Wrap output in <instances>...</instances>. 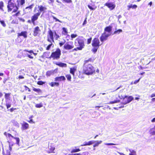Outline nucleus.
<instances>
[{"mask_svg":"<svg viewBox=\"0 0 155 155\" xmlns=\"http://www.w3.org/2000/svg\"><path fill=\"white\" fill-rule=\"evenodd\" d=\"M29 127V124L27 123L24 122L21 125V128L22 130H25Z\"/></svg>","mask_w":155,"mask_h":155,"instance_id":"nucleus-22","label":"nucleus"},{"mask_svg":"<svg viewBox=\"0 0 155 155\" xmlns=\"http://www.w3.org/2000/svg\"><path fill=\"white\" fill-rule=\"evenodd\" d=\"M112 26L110 25H109L106 27L104 28V32L107 34H110L112 31Z\"/></svg>","mask_w":155,"mask_h":155,"instance_id":"nucleus-16","label":"nucleus"},{"mask_svg":"<svg viewBox=\"0 0 155 155\" xmlns=\"http://www.w3.org/2000/svg\"><path fill=\"white\" fill-rule=\"evenodd\" d=\"M62 31L61 34L62 35L66 36L68 35V30L67 28L65 27H63L62 28Z\"/></svg>","mask_w":155,"mask_h":155,"instance_id":"nucleus-23","label":"nucleus"},{"mask_svg":"<svg viewBox=\"0 0 155 155\" xmlns=\"http://www.w3.org/2000/svg\"><path fill=\"white\" fill-rule=\"evenodd\" d=\"M141 78H140L138 79L137 80H135L134 82H133V84H136L137 83H138L139 81L140 80Z\"/></svg>","mask_w":155,"mask_h":155,"instance_id":"nucleus-56","label":"nucleus"},{"mask_svg":"<svg viewBox=\"0 0 155 155\" xmlns=\"http://www.w3.org/2000/svg\"><path fill=\"white\" fill-rule=\"evenodd\" d=\"M54 35H55V39L56 40H57L58 38H59L60 37V36H59L58 35V34L56 33V32L55 31H54Z\"/></svg>","mask_w":155,"mask_h":155,"instance_id":"nucleus-48","label":"nucleus"},{"mask_svg":"<svg viewBox=\"0 0 155 155\" xmlns=\"http://www.w3.org/2000/svg\"><path fill=\"white\" fill-rule=\"evenodd\" d=\"M87 18H86L85 20H84V21L83 23V25H84L85 24H86L87 23Z\"/></svg>","mask_w":155,"mask_h":155,"instance_id":"nucleus-61","label":"nucleus"},{"mask_svg":"<svg viewBox=\"0 0 155 155\" xmlns=\"http://www.w3.org/2000/svg\"><path fill=\"white\" fill-rule=\"evenodd\" d=\"M68 155H81V154L80 153H75L74 154H69Z\"/></svg>","mask_w":155,"mask_h":155,"instance_id":"nucleus-63","label":"nucleus"},{"mask_svg":"<svg viewBox=\"0 0 155 155\" xmlns=\"http://www.w3.org/2000/svg\"><path fill=\"white\" fill-rule=\"evenodd\" d=\"M41 30L38 26L35 27L33 29V35L34 37L39 36L41 33Z\"/></svg>","mask_w":155,"mask_h":155,"instance_id":"nucleus-9","label":"nucleus"},{"mask_svg":"<svg viewBox=\"0 0 155 155\" xmlns=\"http://www.w3.org/2000/svg\"><path fill=\"white\" fill-rule=\"evenodd\" d=\"M13 144H9L8 147H6V149H3V154L4 155H11L10 152L12 150V147Z\"/></svg>","mask_w":155,"mask_h":155,"instance_id":"nucleus-10","label":"nucleus"},{"mask_svg":"<svg viewBox=\"0 0 155 155\" xmlns=\"http://www.w3.org/2000/svg\"><path fill=\"white\" fill-rule=\"evenodd\" d=\"M32 90L33 91L37 92L38 93H41L42 92L41 90L40 89L36 88L33 87H32Z\"/></svg>","mask_w":155,"mask_h":155,"instance_id":"nucleus-34","label":"nucleus"},{"mask_svg":"<svg viewBox=\"0 0 155 155\" xmlns=\"http://www.w3.org/2000/svg\"><path fill=\"white\" fill-rule=\"evenodd\" d=\"M40 15L39 13H37L34 14L31 17V19L33 22L35 23V21L37 20L39 16Z\"/></svg>","mask_w":155,"mask_h":155,"instance_id":"nucleus-19","label":"nucleus"},{"mask_svg":"<svg viewBox=\"0 0 155 155\" xmlns=\"http://www.w3.org/2000/svg\"><path fill=\"white\" fill-rule=\"evenodd\" d=\"M95 142V143L93 145V147H94L97 146L100 144L102 142V141L101 140L99 141H96Z\"/></svg>","mask_w":155,"mask_h":155,"instance_id":"nucleus-35","label":"nucleus"},{"mask_svg":"<svg viewBox=\"0 0 155 155\" xmlns=\"http://www.w3.org/2000/svg\"><path fill=\"white\" fill-rule=\"evenodd\" d=\"M43 106V104L41 103H40L39 104H36L35 105V107L36 108H41Z\"/></svg>","mask_w":155,"mask_h":155,"instance_id":"nucleus-37","label":"nucleus"},{"mask_svg":"<svg viewBox=\"0 0 155 155\" xmlns=\"http://www.w3.org/2000/svg\"><path fill=\"white\" fill-rule=\"evenodd\" d=\"M76 70V68L75 67L71 68L70 69V72L73 75H74V72Z\"/></svg>","mask_w":155,"mask_h":155,"instance_id":"nucleus-30","label":"nucleus"},{"mask_svg":"<svg viewBox=\"0 0 155 155\" xmlns=\"http://www.w3.org/2000/svg\"><path fill=\"white\" fill-rule=\"evenodd\" d=\"M0 22L3 27H5L6 26V25L5 23V21L3 20H1L0 18Z\"/></svg>","mask_w":155,"mask_h":155,"instance_id":"nucleus-43","label":"nucleus"},{"mask_svg":"<svg viewBox=\"0 0 155 155\" xmlns=\"http://www.w3.org/2000/svg\"><path fill=\"white\" fill-rule=\"evenodd\" d=\"M6 106L7 107V109H8L9 107H10L11 106V105L10 104H6Z\"/></svg>","mask_w":155,"mask_h":155,"instance_id":"nucleus-59","label":"nucleus"},{"mask_svg":"<svg viewBox=\"0 0 155 155\" xmlns=\"http://www.w3.org/2000/svg\"><path fill=\"white\" fill-rule=\"evenodd\" d=\"M34 5V4L33 3L30 5L26 7L24 10L25 14H26L32 11Z\"/></svg>","mask_w":155,"mask_h":155,"instance_id":"nucleus-13","label":"nucleus"},{"mask_svg":"<svg viewBox=\"0 0 155 155\" xmlns=\"http://www.w3.org/2000/svg\"><path fill=\"white\" fill-rule=\"evenodd\" d=\"M55 81H64L65 80L66 78L64 76H61L59 77H55L54 79Z\"/></svg>","mask_w":155,"mask_h":155,"instance_id":"nucleus-18","label":"nucleus"},{"mask_svg":"<svg viewBox=\"0 0 155 155\" xmlns=\"http://www.w3.org/2000/svg\"><path fill=\"white\" fill-rule=\"evenodd\" d=\"M23 36L24 38H25L27 37V32L26 31H21L20 33H18L17 34L18 37Z\"/></svg>","mask_w":155,"mask_h":155,"instance_id":"nucleus-14","label":"nucleus"},{"mask_svg":"<svg viewBox=\"0 0 155 155\" xmlns=\"http://www.w3.org/2000/svg\"><path fill=\"white\" fill-rule=\"evenodd\" d=\"M133 100V97L132 96L128 97L126 96L123 98L122 102L118 105V107L121 108L123 107L124 106V105L126 104L131 101Z\"/></svg>","mask_w":155,"mask_h":155,"instance_id":"nucleus-5","label":"nucleus"},{"mask_svg":"<svg viewBox=\"0 0 155 155\" xmlns=\"http://www.w3.org/2000/svg\"><path fill=\"white\" fill-rule=\"evenodd\" d=\"M27 22L28 23L31 24L32 23L33 25H35V23H34L32 21V20L31 19V20H28L27 21Z\"/></svg>","mask_w":155,"mask_h":155,"instance_id":"nucleus-51","label":"nucleus"},{"mask_svg":"<svg viewBox=\"0 0 155 155\" xmlns=\"http://www.w3.org/2000/svg\"><path fill=\"white\" fill-rule=\"evenodd\" d=\"M110 35V34H107L104 32L100 38L101 41L103 42L107 40L108 37Z\"/></svg>","mask_w":155,"mask_h":155,"instance_id":"nucleus-12","label":"nucleus"},{"mask_svg":"<svg viewBox=\"0 0 155 155\" xmlns=\"http://www.w3.org/2000/svg\"><path fill=\"white\" fill-rule=\"evenodd\" d=\"M4 135L5 136L8 142L10 144H14V142L12 141V139H15L16 140V144L18 145L19 144L20 142V139L18 137H15L12 136L11 134L7 133L6 132H5L4 133Z\"/></svg>","mask_w":155,"mask_h":155,"instance_id":"nucleus-4","label":"nucleus"},{"mask_svg":"<svg viewBox=\"0 0 155 155\" xmlns=\"http://www.w3.org/2000/svg\"><path fill=\"white\" fill-rule=\"evenodd\" d=\"M24 77L22 75H19L18 77V78L19 79H24Z\"/></svg>","mask_w":155,"mask_h":155,"instance_id":"nucleus-64","label":"nucleus"},{"mask_svg":"<svg viewBox=\"0 0 155 155\" xmlns=\"http://www.w3.org/2000/svg\"><path fill=\"white\" fill-rule=\"evenodd\" d=\"M61 54V51L59 48H57L55 51L52 52L50 56V58L54 60H58L60 58Z\"/></svg>","mask_w":155,"mask_h":155,"instance_id":"nucleus-6","label":"nucleus"},{"mask_svg":"<svg viewBox=\"0 0 155 155\" xmlns=\"http://www.w3.org/2000/svg\"><path fill=\"white\" fill-rule=\"evenodd\" d=\"M128 10H129L130 8H132L133 9H136L137 7V6L136 5H131L127 6Z\"/></svg>","mask_w":155,"mask_h":155,"instance_id":"nucleus-31","label":"nucleus"},{"mask_svg":"<svg viewBox=\"0 0 155 155\" xmlns=\"http://www.w3.org/2000/svg\"><path fill=\"white\" fill-rule=\"evenodd\" d=\"M24 51H25V52H28L30 54L32 53L35 56L37 54V53H34L33 51V50H28L27 49H25L24 50Z\"/></svg>","mask_w":155,"mask_h":155,"instance_id":"nucleus-33","label":"nucleus"},{"mask_svg":"<svg viewBox=\"0 0 155 155\" xmlns=\"http://www.w3.org/2000/svg\"><path fill=\"white\" fill-rule=\"evenodd\" d=\"M45 83V82H43L41 81H38L37 82V84L40 85H42Z\"/></svg>","mask_w":155,"mask_h":155,"instance_id":"nucleus-41","label":"nucleus"},{"mask_svg":"<svg viewBox=\"0 0 155 155\" xmlns=\"http://www.w3.org/2000/svg\"><path fill=\"white\" fill-rule=\"evenodd\" d=\"M74 47L73 42L71 41L65 44L64 46V48L66 50H70L73 48Z\"/></svg>","mask_w":155,"mask_h":155,"instance_id":"nucleus-11","label":"nucleus"},{"mask_svg":"<svg viewBox=\"0 0 155 155\" xmlns=\"http://www.w3.org/2000/svg\"><path fill=\"white\" fill-rule=\"evenodd\" d=\"M56 65L61 67H66L67 66V65L66 64L63 63L62 62H56L54 63Z\"/></svg>","mask_w":155,"mask_h":155,"instance_id":"nucleus-26","label":"nucleus"},{"mask_svg":"<svg viewBox=\"0 0 155 155\" xmlns=\"http://www.w3.org/2000/svg\"><path fill=\"white\" fill-rule=\"evenodd\" d=\"M51 43L46 48V50H49L50 49L51 46L53 44L51 42Z\"/></svg>","mask_w":155,"mask_h":155,"instance_id":"nucleus-45","label":"nucleus"},{"mask_svg":"<svg viewBox=\"0 0 155 155\" xmlns=\"http://www.w3.org/2000/svg\"><path fill=\"white\" fill-rule=\"evenodd\" d=\"M105 144H106V145H108V146L117 145H118L117 144L114 143H106Z\"/></svg>","mask_w":155,"mask_h":155,"instance_id":"nucleus-54","label":"nucleus"},{"mask_svg":"<svg viewBox=\"0 0 155 155\" xmlns=\"http://www.w3.org/2000/svg\"><path fill=\"white\" fill-rule=\"evenodd\" d=\"M120 101L119 100H114L113 101H111L110 102V104H113L117 103L119 102Z\"/></svg>","mask_w":155,"mask_h":155,"instance_id":"nucleus-44","label":"nucleus"},{"mask_svg":"<svg viewBox=\"0 0 155 155\" xmlns=\"http://www.w3.org/2000/svg\"><path fill=\"white\" fill-rule=\"evenodd\" d=\"M122 30L121 29H119L115 31L114 32L113 34H119L121 32Z\"/></svg>","mask_w":155,"mask_h":155,"instance_id":"nucleus-39","label":"nucleus"},{"mask_svg":"<svg viewBox=\"0 0 155 155\" xmlns=\"http://www.w3.org/2000/svg\"><path fill=\"white\" fill-rule=\"evenodd\" d=\"M4 6L3 3V2L1 1L0 2V9H2V8Z\"/></svg>","mask_w":155,"mask_h":155,"instance_id":"nucleus-53","label":"nucleus"},{"mask_svg":"<svg viewBox=\"0 0 155 155\" xmlns=\"http://www.w3.org/2000/svg\"><path fill=\"white\" fill-rule=\"evenodd\" d=\"M104 5L107 6L110 10L114 9L116 6L115 4L111 2H107L104 4Z\"/></svg>","mask_w":155,"mask_h":155,"instance_id":"nucleus-17","label":"nucleus"},{"mask_svg":"<svg viewBox=\"0 0 155 155\" xmlns=\"http://www.w3.org/2000/svg\"><path fill=\"white\" fill-rule=\"evenodd\" d=\"M91 45L93 48L91 51L93 53L95 54L101 45L100 41L97 38H95L93 39L92 41Z\"/></svg>","mask_w":155,"mask_h":155,"instance_id":"nucleus-3","label":"nucleus"},{"mask_svg":"<svg viewBox=\"0 0 155 155\" xmlns=\"http://www.w3.org/2000/svg\"><path fill=\"white\" fill-rule=\"evenodd\" d=\"M5 98V100H9L10 99V93H4Z\"/></svg>","mask_w":155,"mask_h":155,"instance_id":"nucleus-29","label":"nucleus"},{"mask_svg":"<svg viewBox=\"0 0 155 155\" xmlns=\"http://www.w3.org/2000/svg\"><path fill=\"white\" fill-rule=\"evenodd\" d=\"M27 56L28 58H29L30 59H33V56H31V55L30 54H27Z\"/></svg>","mask_w":155,"mask_h":155,"instance_id":"nucleus-60","label":"nucleus"},{"mask_svg":"<svg viewBox=\"0 0 155 155\" xmlns=\"http://www.w3.org/2000/svg\"><path fill=\"white\" fill-rule=\"evenodd\" d=\"M95 59L91 58L84 61L83 65V73L87 75H92L95 73L94 68L92 66Z\"/></svg>","mask_w":155,"mask_h":155,"instance_id":"nucleus-1","label":"nucleus"},{"mask_svg":"<svg viewBox=\"0 0 155 155\" xmlns=\"http://www.w3.org/2000/svg\"><path fill=\"white\" fill-rule=\"evenodd\" d=\"M66 42V41L65 40H64V42H60L59 43V46L60 47H61L62 45H64Z\"/></svg>","mask_w":155,"mask_h":155,"instance_id":"nucleus-50","label":"nucleus"},{"mask_svg":"<svg viewBox=\"0 0 155 155\" xmlns=\"http://www.w3.org/2000/svg\"><path fill=\"white\" fill-rule=\"evenodd\" d=\"M82 49L79 47L74 48L73 50V51H77L78 50H81Z\"/></svg>","mask_w":155,"mask_h":155,"instance_id":"nucleus-52","label":"nucleus"},{"mask_svg":"<svg viewBox=\"0 0 155 155\" xmlns=\"http://www.w3.org/2000/svg\"><path fill=\"white\" fill-rule=\"evenodd\" d=\"M18 19L20 21H21L23 22H24L25 21V20L24 18H19Z\"/></svg>","mask_w":155,"mask_h":155,"instance_id":"nucleus-62","label":"nucleus"},{"mask_svg":"<svg viewBox=\"0 0 155 155\" xmlns=\"http://www.w3.org/2000/svg\"><path fill=\"white\" fill-rule=\"evenodd\" d=\"M53 73L54 72L51 71H48L46 73V75L47 76H50L53 74Z\"/></svg>","mask_w":155,"mask_h":155,"instance_id":"nucleus-42","label":"nucleus"},{"mask_svg":"<svg viewBox=\"0 0 155 155\" xmlns=\"http://www.w3.org/2000/svg\"><path fill=\"white\" fill-rule=\"evenodd\" d=\"M77 35L76 34H71V39L72 40L73 38H74L77 37Z\"/></svg>","mask_w":155,"mask_h":155,"instance_id":"nucleus-46","label":"nucleus"},{"mask_svg":"<svg viewBox=\"0 0 155 155\" xmlns=\"http://www.w3.org/2000/svg\"><path fill=\"white\" fill-rule=\"evenodd\" d=\"M17 5L19 7L20 6H23L25 2V0H17Z\"/></svg>","mask_w":155,"mask_h":155,"instance_id":"nucleus-21","label":"nucleus"},{"mask_svg":"<svg viewBox=\"0 0 155 155\" xmlns=\"http://www.w3.org/2000/svg\"><path fill=\"white\" fill-rule=\"evenodd\" d=\"M55 148L54 146L52 145H50L49 147V149L47 151V153H54V150Z\"/></svg>","mask_w":155,"mask_h":155,"instance_id":"nucleus-20","label":"nucleus"},{"mask_svg":"<svg viewBox=\"0 0 155 155\" xmlns=\"http://www.w3.org/2000/svg\"><path fill=\"white\" fill-rule=\"evenodd\" d=\"M94 141H90L88 142H85L82 144H81V146H90L93 144Z\"/></svg>","mask_w":155,"mask_h":155,"instance_id":"nucleus-25","label":"nucleus"},{"mask_svg":"<svg viewBox=\"0 0 155 155\" xmlns=\"http://www.w3.org/2000/svg\"><path fill=\"white\" fill-rule=\"evenodd\" d=\"M76 147H75V149H72L71 150V153H73L78 152L80 151V150L79 148H76Z\"/></svg>","mask_w":155,"mask_h":155,"instance_id":"nucleus-32","label":"nucleus"},{"mask_svg":"<svg viewBox=\"0 0 155 155\" xmlns=\"http://www.w3.org/2000/svg\"><path fill=\"white\" fill-rule=\"evenodd\" d=\"M12 0H8V4L7 6L8 11L11 12L12 11V13H15L17 12L18 9V7L17 5L15 3L14 1L12 2Z\"/></svg>","mask_w":155,"mask_h":155,"instance_id":"nucleus-2","label":"nucleus"},{"mask_svg":"<svg viewBox=\"0 0 155 155\" xmlns=\"http://www.w3.org/2000/svg\"><path fill=\"white\" fill-rule=\"evenodd\" d=\"M49 54L50 52H44L42 55L41 56V57L42 58H48L51 59V58H50V56H49Z\"/></svg>","mask_w":155,"mask_h":155,"instance_id":"nucleus-24","label":"nucleus"},{"mask_svg":"<svg viewBox=\"0 0 155 155\" xmlns=\"http://www.w3.org/2000/svg\"><path fill=\"white\" fill-rule=\"evenodd\" d=\"M16 13L13 15V17H17L20 15V11H18L16 12Z\"/></svg>","mask_w":155,"mask_h":155,"instance_id":"nucleus-40","label":"nucleus"},{"mask_svg":"<svg viewBox=\"0 0 155 155\" xmlns=\"http://www.w3.org/2000/svg\"><path fill=\"white\" fill-rule=\"evenodd\" d=\"M49 85L51 87H53L55 86L58 87L59 85V82H52L49 83Z\"/></svg>","mask_w":155,"mask_h":155,"instance_id":"nucleus-28","label":"nucleus"},{"mask_svg":"<svg viewBox=\"0 0 155 155\" xmlns=\"http://www.w3.org/2000/svg\"><path fill=\"white\" fill-rule=\"evenodd\" d=\"M149 132L151 135H155V125L152 128H151L149 130Z\"/></svg>","mask_w":155,"mask_h":155,"instance_id":"nucleus-27","label":"nucleus"},{"mask_svg":"<svg viewBox=\"0 0 155 155\" xmlns=\"http://www.w3.org/2000/svg\"><path fill=\"white\" fill-rule=\"evenodd\" d=\"M38 8L39 10H38L37 13H39L40 15L41 12H44L47 9L46 7L42 5H38Z\"/></svg>","mask_w":155,"mask_h":155,"instance_id":"nucleus-15","label":"nucleus"},{"mask_svg":"<svg viewBox=\"0 0 155 155\" xmlns=\"http://www.w3.org/2000/svg\"><path fill=\"white\" fill-rule=\"evenodd\" d=\"M47 41L50 42L54 41L53 32L51 29H49L48 32Z\"/></svg>","mask_w":155,"mask_h":155,"instance_id":"nucleus-7","label":"nucleus"},{"mask_svg":"<svg viewBox=\"0 0 155 155\" xmlns=\"http://www.w3.org/2000/svg\"><path fill=\"white\" fill-rule=\"evenodd\" d=\"M92 39V37H91L90 38L87 39V44H89L91 43V41Z\"/></svg>","mask_w":155,"mask_h":155,"instance_id":"nucleus-47","label":"nucleus"},{"mask_svg":"<svg viewBox=\"0 0 155 155\" xmlns=\"http://www.w3.org/2000/svg\"><path fill=\"white\" fill-rule=\"evenodd\" d=\"M27 121L30 123L34 124L35 123V122L33 121V119L30 120H28Z\"/></svg>","mask_w":155,"mask_h":155,"instance_id":"nucleus-58","label":"nucleus"},{"mask_svg":"<svg viewBox=\"0 0 155 155\" xmlns=\"http://www.w3.org/2000/svg\"><path fill=\"white\" fill-rule=\"evenodd\" d=\"M129 151L130 152V153H129V155H136V152L134 150H130Z\"/></svg>","mask_w":155,"mask_h":155,"instance_id":"nucleus-36","label":"nucleus"},{"mask_svg":"<svg viewBox=\"0 0 155 155\" xmlns=\"http://www.w3.org/2000/svg\"><path fill=\"white\" fill-rule=\"evenodd\" d=\"M66 77L67 78V80L69 81H71V75L70 74H68L66 75Z\"/></svg>","mask_w":155,"mask_h":155,"instance_id":"nucleus-38","label":"nucleus"},{"mask_svg":"<svg viewBox=\"0 0 155 155\" xmlns=\"http://www.w3.org/2000/svg\"><path fill=\"white\" fill-rule=\"evenodd\" d=\"M65 2L67 3H70L72 2V1L71 0H63Z\"/></svg>","mask_w":155,"mask_h":155,"instance_id":"nucleus-57","label":"nucleus"},{"mask_svg":"<svg viewBox=\"0 0 155 155\" xmlns=\"http://www.w3.org/2000/svg\"><path fill=\"white\" fill-rule=\"evenodd\" d=\"M24 87L25 88V91H28V92H30L31 91L30 89L26 85L24 86Z\"/></svg>","mask_w":155,"mask_h":155,"instance_id":"nucleus-49","label":"nucleus"},{"mask_svg":"<svg viewBox=\"0 0 155 155\" xmlns=\"http://www.w3.org/2000/svg\"><path fill=\"white\" fill-rule=\"evenodd\" d=\"M87 6L88 7V8L91 10H95L96 8V7H95V8H92L91 6L90 5H87Z\"/></svg>","mask_w":155,"mask_h":155,"instance_id":"nucleus-55","label":"nucleus"},{"mask_svg":"<svg viewBox=\"0 0 155 155\" xmlns=\"http://www.w3.org/2000/svg\"><path fill=\"white\" fill-rule=\"evenodd\" d=\"M83 37H79L75 40L78 42V44L79 47L82 49L85 46L84 41L83 39Z\"/></svg>","mask_w":155,"mask_h":155,"instance_id":"nucleus-8","label":"nucleus"}]
</instances>
